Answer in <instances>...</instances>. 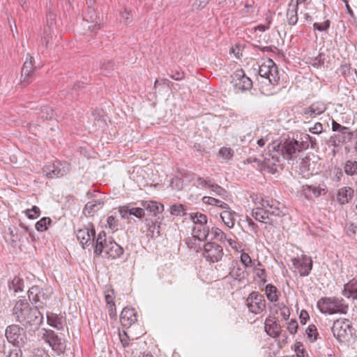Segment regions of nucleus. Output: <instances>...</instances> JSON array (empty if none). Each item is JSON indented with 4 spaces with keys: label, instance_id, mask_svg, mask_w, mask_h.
Instances as JSON below:
<instances>
[{
    "label": "nucleus",
    "instance_id": "1a4fd4ad",
    "mask_svg": "<svg viewBox=\"0 0 357 357\" xmlns=\"http://www.w3.org/2000/svg\"><path fill=\"white\" fill-rule=\"evenodd\" d=\"M246 305L250 312L259 314L266 309V300L262 294L252 291L246 299Z\"/></svg>",
    "mask_w": 357,
    "mask_h": 357
},
{
    "label": "nucleus",
    "instance_id": "de8ad7c7",
    "mask_svg": "<svg viewBox=\"0 0 357 357\" xmlns=\"http://www.w3.org/2000/svg\"><path fill=\"white\" fill-rule=\"evenodd\" d=\"M129 215H132L138 218H142L144 215V208L142 207L130 208Z\"/></svg>",
    "mask_w": 357,
    "mask_h": 357
},
{
    "label": "nucleus",
    "instance_id": "c756f323",
    "mask_svg": "<svg viewBox=\"0 0 357 357\" xmlns=\"http://www.w3.org/2000/svg\"><path fill=\"white\" fill-rule=\"evenodd\" d=\"M50 334L51 338L48 344L50 347H51L54 351L63 352L66 349L65 342L61 341V338L59 337L54 331L53 333H50Z\"/></svg>",
    "mask_w": 357,
    "mask_h": 357
},
{
    "label": "nucleus",
    "instance_id": "ddd939ff",
    "mask_svg": "<svg viewBox=\"0 0 357 357\" xmlns=\"http://www.w3.org/2000/svg\"><path fill=\"white\" fill-rule=\"evenodd\" d=\"M112 241V238L107 237L106 232L101 231L98 234L97 237L93 239V252L96 255H100L102 252H105L106 246H107L109 241Z\"/></svg>",
    "mask_w": 357,
    "mask_h": 357
},
{
    "label": "nucleus",
    "instance_id": "a18cd8bd",
    "mask_svg": "<svg viewBox=\"0 0 357 357\" xmlns=\"http://www.w3.org/2000/svg\"><path fill=\"white\" fill-rule=\"evenodd\" d=\"M240 260L243 265V266L245 268L252 266V260L250 255L246 252L241 253Z\"/></svg>",
    "mask_w": 357,
    "mask_h": 357
},
{
    "label": "nucleus",
    "instance_id": "2f4dec72",
    "mask_svg": "<svg viewBox=\"0 0 357 357\" xmlns=\"http://www.w3.org/2000/svg\"><path fill=\"white\" fill-rule=\"evenodd\" d=\"M103 206V202L100 200H93L89 202L84 208V213L91 215L101 208Z\"/></svg>",
    "mask_w": 357,
    "mask_h": 357
},
{
    "label": "nucleus",
    "instance_id": "b1692460",
    "mask_svg": "<svg viewBox=\"0 0 357 357\" xmlns=\"http://www.w3.org/2000/svg\"><path fill=\"white\" fill-rule=\"evenodd\" d=\"M298 0H296L294 3L293 0L288 5V8L287 11V17L288 24L291 26L295 25L298 22Z\"/></svg>",
    "mask_w": 357,
    "mask_h": 357
},
{
    "label": "nucleus",
    "instance_id": "f257e3e1",
    "mask_svg": "<svg viewBox=\"0 0 357 357\" xmlns=\"http://www.w3.org/2000/svg\"><path fill=\"white\" fill-rule=\"evenodd\" d=\"M302 149V144L295 139L273 142L268 144L267 151L262 155L263 167L268 169L269 172L274 173L275 167L282 160H294Z\"/></svg>",
    "mask_w": 357,
    "mask_h": 357
},
{
    "label": "nucleus",
    "instance_id": "3c124183",
    "mask_svg": "<svg viewBox=\"0 0 357 357\" xmlns=\"http://www.w3.org/2000/svg\"><path fill=\"white\" fill-rule=\"evenodd\" d=\"M211 186L212 192L214 193V195H219L222 197H225L226 195V190L222 188L221 186L218 185V184L213 183Z\"/></svg>",
    "mask_w": 357,
    "mask_h": 357
},
{
    "label": "nucleus",
    "instance_id": "8fccbe9b",
    "mask_svg": "<svg viewBox=\"0 0 357 357\" xmlns=\"http://www.w3.org/2000/svg\"><path fill=\"white\" fill-rule=\"evenodd\" d=\"M330 24H331L330 20H327L322 23H317V22L314 23L313 27H314V29H315V30L323 31L328 30V29L330 26Z\"/></svg>",
    "mask_w": 357,
    "mask_h": 357
},
{
    "label": "nucleus",
    "instance_id": "9b49d317",
    "mask_svg": "<svg viewBox=\"0 0 357 357\" xmlns=\"http://www.w3.org/2000/svg\"><path fill=\"white\" fill-rule=\"evenodd\" d=\"M292 265L302 277L307 276L312 268V260L310 257L302 255L301 258L291 259Z\"/></svg>",
    "mask_w": 357,
    "mask_h": 357
},
{
    "label": "nucleus",
    "instance_id": "bf43d9fd",
    "mask_svg": "<svg viewBox=\"0 0 357 357\" xmlns=\"http://www.w3.org/2000/svg\"><path fill=\"white\" fill-rule=\"evenodd\" d=\"M31 357H50L43 349H36L32 351Z\"/></svg>",
    "mask_w": 357,
    "mask_h": 357
},
{
    "label": "nucleus",
    "instance_id": "c03bdc74",
    "mask_svg": "<svg viewBox=\"0 0 357 357\" xmlns=\"http://www.w3.org/2000/svg\"><path fill=\"white\" fill-rule=\"evenodd\" d=\"M25 213L29 219H36L40 215V211L38 206H33L31 209H26Z\"/></svg>",
    "mask_w": 357,
    "mask_h": 357
},
{
    "label": "nucleus",
    "instance_id": "603ef678",
    "mask_svg": "<svg viewBox=\"0 0 357 357\" xmlns=\"http://www.w3.org/2000/svg\"><path fill=\"white\" fill-rule=\"evenodd\" d=\"M295 351L296 352V355L298 357H308L307 354L304 350L302 343L297 342L295 344Z\"/></svg>",
    "mask_w": 357,
    "mask_h": 357
},
{
    "label": "nucleus",
    "instance_id": "774afa93",
    "mask_svg": "<svg viewBox=\"0 0 357 357\" xmlns=\"http://www.w3.org/2000/svg\"><path fill=\"white\" fill-rule=\"evenodd\" d=\"M20 349L21 348L11 350L7 357H21L22 351Z\"/></svg>",
    "mask_w": 357,
    "mask_h": 357
},
{
    "label": "nucleus",
    "instance_id": "69168bd1",
    "mask_svg": "<svg viewBox=\"0 0 357 357\" xmlns=\"http://www.w3.org/2000/svg\"><path fill=\"white\" fill-rule=\"evenodd\" d=\"M203 202L206 204L215 206V204H218L219 202V199H217L215 198L211 197H207L205 196L202 199Z\"/></svg>",
    "mask_w": 357,
    "mask_h": 357
},
{
    "label": "nucleus",
    "instance_id": "a19ab883",
    "mask_svg": "<svg viewBox=\"0 0 357 357\" xmlns=\"http://www.w3.org/2000/svg\"><path fill=\"white\" fill-rule=\"evenodd\" d=\"M310 190L311 199L319 197L322 194L326 193V188H321L320 185H311Z\"/></svg>",
    "mask_w": 357,
    "mask_h": 357
},
{
    "label": "nucleus",
    "instance_id": "5fc2aeb1",
    "mask_svg": "<svg viewBox=\"0 0 357 357\" xmlns=\"http://www.w3.org/2000/svg\"><path fill=\"white\" fill-rule=\"evenodd\" d=\"M105 301L107 305H114V294L112 289L107 290L105 293Z\"/></svg>",
    "mask_w": 357,
    "mask_h": 357
},
{
    "label": "nucleus",
    "instance_id": "cd10ccee",
    "mask_svg": "<svg viewBox=\"0 0 357 357\" xmlns=\"http://www.w3.org/2000/svg\"><path fill=\"white\" fill-rule=\"evenodd\" d=\"M245 268L241 266L238 261L232 263L229 275L234 280L241 281L245 278Z\"/></svg>",
    "mask_w": 357,
    "mask_h": 357
},
{
    "label": "nucleus",
    "instance_id": "9d476101",
    "mask_svg": "<svg viewBox=\"0 0 357 357\" xmlns=\"http://www.w3.org/2000/svg\"><path fill=\"white\" fill-rule=\"evenodd\" d=\"M222 246L214 242H208L204 246L203 257L210 263L219 261L223 256Z\"/></svg>",
    "mask_w": 357,
    "mask_h": 357
},
{
    "label": "nucleus",
    "instance_id": "a211bd4d",
    "mask_svg": "<svg viewBox=\"0 0 357 357\" xmlns=\"http://www.w3.org/2000/svg\"><path fill=\"white\" fill-rule=\"evenodd\" d=\"M260 204L268 210L269 216L273 218L274 217H281L284 215L278 206L280 203L275 200H265L262 199Z\"/></svg>",
    "mask_w": 357,
    "mask_h": 357
},
{
    "label": "nucleus",
    "instance_id": "49530a36",
    "mask_svg": "<svg viewBox=\"0 0 357 357\" xmlns=\"http://www.w3.org/2000/svg\"><path fill=\"white\" fill-rule=\"evenodd\" d=\"M306 333L307 337L312 340L314 341L317 340V335H318L317 328L314 325H310L306 329Z\"/></svg>",
    "mask_w": 357,
    "mask_h": 357
},
{
    "label": "nucleus",
    "instance_id": "473e14b6",
    "mask_svg": "<svg viewBox=\"0 0 357 357\" xmlns=\"http://www.w3.org/2000/svg\"><path fill=\"white\" fill-rule=\"evenodd\" d=\"M265 292L268 300L270 302L274 303L278 301L279 292L275 286L272 284H268L265 287Z\"/></svg>",
    "mask_w": 357,
    "mask_h": 357
},
{
    "label": "nucleus",
    "instance_id": "13d9d810",
    "mask_svg": "<svg viewBox=\"0 0 357 357\" xmlns=\"http://www.w3.org/2000/svg\"><path fill=\"white\" fill-rule=\"evenodd\" d=\"M121 343L123 347H126L129 344V337L125 331L119 334Z\"/></svg>",
    "mask_w": 357,
    "mask_h": 357
},
{
    "label": "nucleus",
    "instance_id": "412c9836",
    "mask_svg": "<svg viewBox=\"0 0 357 357\" xmlns=\"http://www.w3.org/2000/svg\"><path fill=\"white\" fill-rule=\"evenodd\" d=\"M33 63V57L28 54L22 69V82H29V78L35 68Z\"/></svg>",
    "mask_w": 357,
    "mask_h": 357
},
{
    "label": "nucleus",
    "instance_id": "7ed1b4c3",
    "mask_svg": "<svg viewBox=\"0 0 357 357\" xmlns=\"http://www.w3.org/2000/svg\"><path fill=\"white\" fill-rule=\"evenodd\" d=\"M5 335L8 342L24 350H29L33 347V342L26 335L25 330L17 324H11L6 327Z\"/></svg>",
    "mask_w": 357,
    "mask_h": 357
},
{
    "label": "nucleus",
    "instance_id": "7c9ffc66",
    "mask_svg": "<svg viewBox=\"0 0 357 357\" xmlns=\"http://www.w3.org/2000/svg\"><path fill=\"white\" fill-rule=\"evenodd\" d=\"M234 212L229 209L224 210L220 213V218L225 225L229 228H233L235 224Z\"/></svg>",
    "mask_w": 357,
    "mask_h": 357
},
{
    "label": "nucleus",
    "instance_id": "6e6d98bb",
    "mask_svg": "<svg viewBox=\"0 0 357 357\" xmlns=\"http://www.w3.org/2000/svg\"><path fill=\"white\" fill-rule=\"evenodd\" d=\"M310 189H311V185H303L300 190V192L306 199H311V194H310L311 190Z\"/></svg>",
    "mask_w": 357,
    "mask_h": 357
},
{
    "label": "nucleus",
    "instance_id": "4d7b16f0",
    "mask_svg": "<svg viewBox=\"0 0 357 357\" xmlns=\"http://www.w3.org/2000/svg\"><path fill=\"white\" fill-rule=\"evenodd\" d=\"M184 211L183 206L181 204L179 205H173L171 206V214L174 215H180L181 213Z\"/></svg>",
    "mask_w": 357,
    "mask_h": 357
},
{
    "label": "nucleus",
    "instance_id": "e2e57ef3",
    "mask_svg": "<svg viewBox=\"0 0 357 357\" xmlns=\"http://www.w3.org/2000/svg\"><path fill=\"white\" fill-rule=\"evenodd\" d=\"M197 183L199 185H201L204 188H211V185H213V183H211L210 181H207L202 177H198L197 178Z\"/></svg>",
    "mask_w": 357,
    "mask_h": 357
},
{
    "label": "nucleus",
    "instance_id": "e433bc0d",
    "mask_svg": "<svg viewBox=\"0 0 357 357\" xmlns=\"http://www.w3.org/2000/svg\"><path fill=\"white\" fill-rule=\"evenodd\" d=\"M24 287V281L22 279L15 277L13 280L9 283L10 290H13L15 293L22 291Z\"/></svg>",
    "mask_w": 357,
    "mask_h": 357
},
{
    "label": "nucleus",
    "instance_id": "37998d69",
    "mask_svg": "<svg viewBox=\"0 0 357 357\" xmlns=\"http://www.w3.org/2000/svg\"><path fill=\"white\" fill-rule=\"evenodd\" d=\"M211 233L213 234L215 238L221 242H225L227 240V234L218 227H213L211 229Z\"/></svg>",
    "mask_w": 357,
    "mask_h": 357
},
{
    "label": "nucleus",
    "instance_id": "4be33fe9",
    "mask_svg": "<svg viewBox=\"0 0 357 357\" xmlns=\"http://www.w3.org/2000/svg\"><path fill=\"white\" fill-rule=\"evenodd\" d=\"M354 190L350 187H342L340 188L337 194V201L340 204L349 203L353 198Z\"/></svg>",
    "mask_w": 357,
    "mask_h": 357
},
{
    "label": "nucleus",
    "instance_id": "ea45409f",
    "mask_svg": "<svg viewBox=\"0 0 357 357\" xmlns=\"http://www.w3.org/2000/svg\"><path fill=\"white\" fill-rule=\"evenodd\" d=\"M54 114L55 112L51 107L44 106L41 108L40 117L43 119L50 120Z\"/></svg>",
    "mask_w": 357,
    "mask_h": 357
},
{
    "label": "nucleus",
    "instance_id": "58836bf2",
    "mask_svg": "<svg viewBox=\"0 0 357 357\" xmlns=\"http://www.w3.org/2000/svg\"><path fill=\"white\" fill-rule=\"evenodd\" d=\"M52 220L48 217H44L36 223V229L38 231H43L47 229V225L51 223Z\"/></svg>",
    "mask_w": 357,
    "mask_h": 357
},
{
    "label": "nucleus",
    "instance_id": "f8f14e48",
    "mask_svg": "<svg viewBox=\"0 0 357 357\" xmlns=\"http://www.w3.org/2000/svg\"><path fill=\"white\" fill-rule=\"evenodd\" d=\"M96 237V230L93 224L89 223L84 228L79 229L77 231V238L79 241L83 248L91 244V238L93 240Z\"/></svg>",
    "mask_w": 357,
    "mask_h": 357
},
{
    "label": "nucleus",
    "instance_id": "0e129e2a",
    "mask_svg": "<svg viewBox=\"0 0 357 357\" xmlns=\"http://www.w3.org/2000/svg\"><path fill=\"white\" fill-rule=\"evenodd\" d=\"M280 313L284 319H289L290 316V311L286 305H283L282 307H280Z\"/></svg>",
    "mask_w": 357,
    "mask_h": 357
},
{
    "label": "nucleus",
    "instance_id": "f704fd0d",
    "mask_svg": "<svg viewBox=\"0 0 357 357\" xmlns=\"http://www.w3.org/2000/svg\"><path fill=\"white\" fill-rule=\"evenodd\" d=\"M344 172L348 176H353L357 174V162L347 160L344 165Z\"/></svg>",
    "mask_w": 357,
    "mask_h": 357
},
{
    "label": "nucleus",
    "instance_id": "39448f33",
    "mask_svg": "<svg viewBox=\"0 0 357 357\" xmlns=\"http://www.w3.org/2000/svg\"><path fill=\"white\" fill-rule=\"evenodd\" d=\"M258 73L261 77L265 78L273 85L278 84L280 81L278 67L271 59L259 66Z\"/></svg>",
    "mask_w": 357,
    "mask_h": 357
},
{
    "label": "nucleus",
    "instance_id": "a878e982",
    "mask_svg": "<svg viewBox=\"0 0 357 357\" xmlns=\"http://www.w3.org/2000/svg\"><path fill=\"white\" fill-rule=\"evenodd\" d=\"M342 294L347 298L357 300V278H354L345 284Z\"/></svg>",
    "mask_w": 357,
    "mask_h": 357
},
{
    "label": "nucleus",
    "instance_id": "2eb2a0df",
    "mask_svg": "<svg viewBox=\"0 0 357 357\" xmlns=\"http://www.w3.org/2000/svg\"><path fill=\"white\" fill-rule=\"evenodd\" d=\"M326 109V106L323 102L312 103L309 107L303 110V116L306 119L314 118L317 115L323 114Z\"/></svg>",
    "mask_w": 357,
    "mask_h": 357
},
{
    "label": "nucleus",
    "instance_id": "bb28decb",
    "mask_svg": "<svg viewBox=\"0 0 357 357\" xmlns=\"http://www.w3.org/2000/svg\"><path fill=\"white\" fill-rule=\"evenodd\" d=\"M141 206L144 211L146 210L152 213L155 218H158L157 216L158 213H161L163 211V205L158 204L156 202L153 201H142L141 202Z\"/></svg>",
    "mask_w": 357,
    "mask_h": 357
},
{
    "label": "nucleus",
    "instance_id": "338daca9",
    "mask_svg": "<svg viewBox=\"0 0 357 357\" xmlns=\"http://www.w3.org/2000/svg\"><path fill=\"white\" fill-rule=\"evenodd\" d=\"M54 331L52 330H45L44 329V332L41 335V339L44 340L46 343L49 344L51 338L50 333H53Z\"/></svg>",
    "mask_w": 357,
    "mask_h": 357
},
{
    "label": "nucleus",
    "instance_id": "864d4df0",
    "mask_svg": "<svg viewBox=\"0 0 357 357\" xmlns=\"http://www.w3.org/2000/svg\"><path fill=\"white\" fill-rule=\"evenodd\" d=\"M219 154L225 159H230L233 156V151L231 149L221 148Z\"/></svg>",
    "mask_w": 357,
    "mask_h": 357
},
{
    "label": "nucleus",
    "instance_id": "423d86ee",
    "mask_svg": "<svg viewBox=\"0 0 357 357\" xmlns=\"http://www.w3.org/2000/svg\"><path fill=\"white\" fill-rule=\"evenodd\" d=\"M335 337L342 341L352 335V327L349 319H337L331 328Z\"/></svg>",
    "mask_w": 357,
    "mask_h": 357
},
{
    "label": "nucleus",
    "instance_id": "72a5a7b5",
    "mask_svg": "<svg viewBox=\"0 0 357 357\" xmlns=\"http://www.w3.org/2000/svg\"><path fill=\"white\" fill-rule=\"evenodd\" d=\"M261 266L262 264L260 261H258L257 264H253V271L260 282L265 284L267 282V273L265 268H261Z\"/></svg>",
    "mask_w": 357,
    "mask_h": 357
},
{
    "label": "nucleus",
    "instance_id": "20e7f679",
    "mask_svg": "<svg viewBox=\"0 0 357 357\" xmlns=\"http://www.w3.org/2000/svg\"><path fill=\"white\" fill-rule=\"evenodd\" d=\"M319 310L324 314H346L348 305L345 303L342 298L323 297L317 302Z\"/></svg>",
    "mask_w": 357,
    "mask_h": 357
},
{
    "label": "nucleus",
    "instance_id": "79ce46f5",
    "mask_svg": "<svg viewBox=\"0 0 357 357\" xmlns=\"http://www.w3.org/2000/svg\"><path fill=\"white\" fill-rule=\"evenodd\" d=\"M324 54H319L317 56L310 59V63L314 68H318L324 64Z\"/></svg>",
    "mask_w": 357,
    "mask_h": 357
},
{
    "label": "nucleus",
    "instance_id": "0eeeda50",
    "mask_svg": "<svg viewBox=\"0 0 357 357\" xmlns=\"http://www.w3.org/2000/svg\"><path fill=\"white\" fill-rule=\"evenodd\" d=\"M70 170V164L56 161L54 163L46 165L43 168L45 176L50 178H59L67 174Z\"/></svg>",
    "mask_w": 357,
    "mask_h": 357
},
{
    "label": "nucleus",
    "instance_id": "aec40b11",
    "mask_svg": "<svg viewBox=\"0 0 357 357\" xmlns=\"http://www.w3.org/2000/svg\"><path fill=\"white\" fill-rule=\"evenodd\" d=\"M160 218L154 219L146 218L145 223L147 227V236L151 238H156L160 236V222L158 221Z\"/></svg>",
    "mask_w": 357,
    "mask_h": 357
},
{
    "label": "nucleus",
    "instance_id": "c9c22d12",
    "mask_svg": "<svg viewBox=\"0 0 357 357\" xmlns=\"http://www.w3.org/2000/svg\"><path fill=\"white\" fill-rule=\"evenodd\" d=\"M264 330L266 333L273 337H278L280 336L281 328L279 324L275 323H271V325L270 326H264Z\"/></svg>",
    "mask_w": 357,
    "mask_h": 357
},
{
    "label": "nucleus",
    "instance_id": "393cba45",
    "mask_svg": "<svg viewBox=\"0 0 357 357\" xmlns=\"http://www.w3.org/2000/svg\"><path fill=\"white\" fill-rule=\"evenodd\" d=\"M123 253V249L117 244L114 240L109 241L107 246H106V251L105 252L107 257L112 259H116L121 257Z\"/></svg>",
    "mask_w": 357,
    "mask_h": 357
},
{
    "label": "nucleus",
    "instance_id": "052dcab7",
    "mask_svg": "<svg viewBox=\"0 0 357 357\" xmlns=\"http://www.w3.org/2000/svg\"><path fill=\"white\" fill-rule=\"evenodd\" d=\"M298 326V323L295 319L291 320L288 324L287 330L291 334H295L297 332Z\"/></svg>",
    "mask_w": 357,
    "mask_h": 357
},
{
    "label": "nucleus",
    "instance_id": "4c0bfd02",
    "mask_svg": "<svg viewBox=\"0 0 357 357\" xmlns=\"http://www.w3.org/2000/svg\"><path fill=\"white\" fill-rule=\"evenodd\" d=\"M191 220L193 221L195 225H206L207 217L206 215L201 213H195L190 214Z\"/></svg>",
    "mask_w": 357,
    "mask_h": 357
},
{
    "label": "nucleus",
    "instance_id": "680f3d73",
    "mask_svg": "<svg viewBox=\"0 0 357 357\" xmlns=\"http://www.w3.org/2000/svg\"><path fill=\"white\" fill-rule=\"evenodd\" d=\"M332 130L334 132L340 133L342 130H349V128L343 126L335 121H332Z\"/></svg>",
    "mask_w": 357,
    "mask_h": 357
},
{
    "label": "nucleus",
    "instance_id": "4468645a",
    "mask_svg": "<svg viewBox=\"0 0 357 357\" xmlns=\"http://www.w3.org/2000/svg\"><path fill=\"white\" fill-rule=\"evenodd\" d=\"M252 216L257 220L263 223H268L273 225L275 220L269 216L268 210L263 207L260 204L256 208L252 209Z\"/></svg>",
    "mask_w": 357,
    "mask_h": 357
},
{
    "label": "nucleus",
    "instance_id": "6e6552de",
    "mask_svg": "<svg viewBox=\"0 0 357 357\" xmlns=\"http://www.w3.org/2000/svg\"><path fill=\"white\" fill-rule=\"evenodd\" d=\"M231 83L236 93L248 91L252 86V80L245 75L242 69L236 70L231 75Z\"/></svg>",
    "mask_w": 357,
    "mask_h": 357
},
{
    "label": "nucleus",
    "instance_id": "f03ea898",
    "mask_svg": "<svg viewBox=\"0 0 357 357\" xmlns=\"http://www.w3.org/2000/svg\"><path fill=\"white\" fill-rule=\"evenodd\" d=\"M13 314L16 320L25 327L33 326L38 328L43 321V316L38 307H31L26 300H19L15 303Z\"/></svg>",
    "mask_w": 357,
    "mask_h": 357
},
{
    "label": "nucleus",
    "instance_id": "f3484780",
    "mask_svg": "<svg viewBox=\"0 0 357 357\" xmlns=\"http://www.w3.org/2000/svg\"><path fill=\"white\" fill-rule=\"evenodd\" d=\"M28 297L32 303H43L45 301L48 295L43 288L38 286H33L28 291Z\"/></svg>",
    "mask_w": 357,
    "mask_h": 357
},
{
    "label": "nucleus",
    "instance_id": "5701e85b",
    "mask_svg": "<svg viewBox=\"0 0 357 357\" xmlns=\"http://www.w3.org/2000/svg\"><path fill=\"white\" fill-rule=\"evenodd\" d=\"M356 135L357 137V130L355 131H349V130H345L341 131L340 133H337L332 137L333 139V143L335 144H344L349 142L352 140L354 136Z\"/></svg>",
    "mask_w": 357,
    "mask_h": 357
},
{
    "label": "nucleus",
    "instance_id": "dca6fc26",
    "mask_svg": "<svg viewBox=\"0 0 357 357\" xmlns=\"http://www.w3.org/2000/svg\"><path fill=\"white\" fill-rule=\"evenodd\" d=\"M137 321V313L134 309L124 307L121 313L120 321L124 328H130Z\"/></svg>",
    "mask_w": 357,
    "mask_h": 357
},
{
    "label": "nucleus",
    "instance_id": "c85d7f7f",
    "mask_svg": "<svg viewBox=\"0 0 357 357\" xmlns=\"http://www.w3.org/2000/svg\"><path fill=\"white\" fill-rule=\"evenodd\" d=\"M209 232V228L206 225H195L192 229V234L195 238L201 241L206 240Z\"/></svg>",
    "mask_w": 357,
    "mask_h": 357
},
{
    "label": "nucleus",
    "instance_id": "6ab92c4d",
    "mask_svg": "<svg viewBox=\"0 0 357 357\" xmlns=\"http://www.w3.org/2000/svg\"><path fill=\"white\" fill-rule=\"evenodd\" d=\"M47 321L50 326L58 331L63 330L66 325V319L62 315L53 312L47 313Z\"/></svg>",
    "mask_w": 357,
    "mask_h": 357
},
{
    "label": "nucleus",
    "instance_id": "09e8293b",
    "mask_svg": "<svg viewBox=\"0 0 357 357\" xmlns=\"http://www.w3.org/2000/svg\"><path fill=\"white\" fill-rule=\"evenodd\" d=\"M299 167L300 169L303 172H306L310 170V160L309 158L305 157L303 158H300Z\"/></svg>",
    "mask_w": 357,
    "mask_h": 357
}]
</instances>
